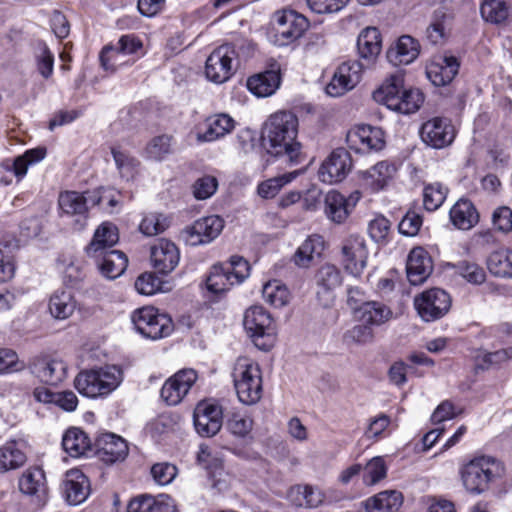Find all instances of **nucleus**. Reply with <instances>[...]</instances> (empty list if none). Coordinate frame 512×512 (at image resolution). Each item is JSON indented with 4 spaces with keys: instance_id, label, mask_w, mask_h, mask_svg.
<instances>
[{
    "instance_id": "cd10ccee",
    "label": "nucleus",
    "mask_w": 512,
    "mask_h": 512,
    "mask_svg": "<svg viewBox=\"0 0 512 512\" xmlns=\"http://www.w3.org/2000/svg\"><path fill=\"white\" fill-rule=\"evenodd\" d=\"M93 259L97 268L102 276L107 279H116L121 276L127 266H128V258L120 250H111L99 253L97 257H90Z\"/></svg>"
},
{
    "instance_id": "72a5a7b5",
    "label": "nucleus",
    "mask_w": 512,
    "mask_h": 512,
    "mask_svg": "<svg viewBox=\"0 0 512 512\" xmlns=\"http://www.w3.org/2000/svg\"><path fill=\"white\" fill-rule=\"evenodd\" d=\"M62 446L71 457L88 456L93 446L88 435L80 428L71 427L63 435Z\"/></svg>"
},
{
    "instance_id": "de8ad7c7",
    "label": "nucleus",
    "mask_w": 512,
    "mask_h": 512,
    "mask_svg": "<svg viewBox=\"0 0 512 512\" xmlns=\"http://www.w3.org/2000/svg\"><path fill=\"white\" fill-rule=\"evenodd\" d=\"M262 296L270 305L281 308L288 304L290 293L279 280L269 281L262 288Z\"/></svg>"
},
{
    "instance_id": "c756f323",
    "label": "nucleus",
    "mask_w": 512,
    "mask_h": 512,
    "mask_svg": "<svg viewBox=\"0 0 512 512\" xmlns=\"http://www.w3.org/2000/svg\"><path fill=\"white\" fill-rule=\"evenodd\" d=\"M397 167L388 160L380 161L366 170L363 174L364 185L372 192H378L384 189L394 178Z\"/></svg>"
},
{
    "instance_id": "79ce46f5",
    "label": "nucleus",
    "mask_w": 512,
    "mask_h": 512,
    "mask_svg": "<svg viewBox=\"0 0 512 512\" xmlns=\"http://www.w3.org/2000/svg\"><path fill=\"white\" fill-rule=\"evenodd\" d=\"M324 214L335 224L344 223L350 215L345 206L344 195L336 190L327 192L324 197Z\"/></svg>"
},
{
    "instance_id": "6e6552de",
    "label": "nucleus",
    "mask_w": 512,
    "mask_h": 512,
    "mask_svg": "<svg viewBox=\"0 0 512 512\" xmlns=\"http://www.w3.org/2000/svg\"><path fill=\"white\" fill-rule=\"evenodd\" d=\"M236 57L237 53L233 45L225 44L214 49L206 60L207 79L216 84L229 80L236 71L234 64Z\"/></svg>"
},
{
    "instance_id": "c03bdc74",
    "label": "nucleus",
    "mask_w": 512,
    "mask_h": 512,
    "mask_svg": "<svg viewBox=\"0 0 512 512\" xmlns=\"http://www.w3.org/2000/svg\"><path fill=\"white\" fill-rule=\"evenodd\" d=\"M381 43V34L377 28H365L357 39L360 56L365 59L375 58L381 51Z\"/></svg>"
},
{
    "instance_id": "2eb2a0df",
    "label": "nucleus",
    "mask_w": 512,
    "mask_h": 512,
    "mask_svg": "<svg viewBox=\"0 0 512 512\" xmlns=\"http://www.w3.org/2000/svg\"><path fill=\"white\" fill-rule=\"evenodd\" d=\"M341 253L345 270L355 277L359 276L367 264L365 240L361 236L350 235L343 240Z\"/></svg>"
},
{
    "instance_id": "f257e3e1",
    "label": "nucleus",
    "mask_w": 512,
    "mask_h": 512,
    "mask_svg": "<svg viewBox=\"0 0 512 512\" xmlns=\"http://www.w3.org/2000/svg\"><path fill=\"white\" fill-rule=\"evenodd\" d=\"M298 118L291 111H277L266 120L263 139L267 152L283 157L290 164H299L304 160L302 144L297 140Z\"/></svg>"
},
{
    "instance_id": "dca6fc26",
    "label": "nucleus",
    "mask_w": 512,
    "mask_h": 512,
    "mask_svg": "<svg viewBox=\"0 0 512 512\" xmlns=\"http://www.w3.org/2000/svg\"><path fill=\"white\" fill-rule=\"evenodd\" d=\"M28 368L36 378L49 385L61 383L67 373V365L64 361L47 355L33 357Z\"/></svg>"
},
{
    "instance_id": "680f3d73",
    "label": "nucleus",
    "mask_w": 512,
    "mask_h": 512,
    "mask_svg": "<svg viewBox=\"0 0 512 512\" xmlns=\"http://www.w3.org/2000/svg\"><path fill=\"white\" fill-rule=\"evenodd\" d=\"M193 195L197 200H206L215 194L218 188V180L211 175L198 178L193 184Z\"/></svg>"
},
{
    "instance_id": "7c9ffc66",
    "label": "nucleus",
    "mask_w": 512,
    "mask_h": 512,
    "mask_svg": "<svg viewBox=\"0 0 512 512\" xmlns=\"http://www.w3.org/2000/svg\"><path fill=\"white\" fill-rule=\"evenodd\" d=\"M281 84V75L278 70H267L250 76L247 79V88L255 96L265 98L273 95Z\"/></svg>"
},
{
    "instance_id": "7ed1b4c3",
    "label": "nucleus",
    "mask_w": 512,
    "mask_h": 512,
    "mask_svg": "<svg viewBox=\"0 0 512 512\" xmlns=\"http://www.w3.org/2000/svg\"><path fill=\"white\" fill-rule=\"evenodd\" d=\"M122 379L120 368L107 365L80 372L74 380V386L80 394L86 397H103L114 391Z\"/></svg>"
},
{
    "instance_id": "4be33fe9",
    "label": "nucleus",
    "mask_w": 512,
    "mask_h": 512,
    "mask_svg": "<svg viewBox=\"0 0 512 512\" xmlns=\"http://www.w3.org/2000/svg\"><path fill=\"white\" fill-rule=\"evenodd\" d=\"M62 492L69 504H81L90 493L89 480L82 471L71 469L65 474L62 483Z\"/></svg>"
},
{
    "instance_id": "20e7f679",
    "label": "nucleus",
    "mask_w": 512,
    "mask_h": 512,
    "mask_svg": "<svg viewBox=\"0 0 512 512\" xmlns=\"http://www.w3.org/2000/svg\"><path fill=\"white\" fill-rule=\"evenodd\" d=\"M232 376L234 388L241 403L254 405L260 401L263 381L261 369L256 362L248 358H238Z\"/></svg>"
},
{
    "instance_id": "f3484780",
    "label": "nucleus",
    "mask_w": 512,
    "mask_h": 512,
    "mask_svg": "<svg viewBox=\"0 0 512 512\" xmlns=\"http://www.w3.org/2000/svg\"><path fill=\"white\" fill-rule=\"evenodd\" d=\"M420 137L431 148L441 149L453 142L455 129L448 119L435 117L422 124Z\"/></svg>"
},
{
    "instance_id": "393cba45",
    "label": "nucleus",
    "mask_w": 512,
    "mask_h": 512,
    "mask_svg": "<svg viewBox=\"0 0 512 512\" xmlns=\"http://www.w3.org/2000/svg\"><path fill=\"white\" fill-rule=\"evenodd\" d=\"M354 317L359 323L381 326L392 318V310L378 301H365L357 307H353Z\"/></svg>"
},
{
    "instance_id": "8fccbe9b",
    "label": "nucleus",
    "mask_w": 512,
    "mask_h": 512,
    "mask_svg": "<svg viewBox=\"0 0 512 512\" xmlns=\"http://www.w3.org/2000/svg\"><path fill=\"white\" fill-rule=\"evenodd\" d=\"M111 153L122 178L133 179L138 173L140 162L127 151L112 148Z\"/></svg>"
},
{
    "instance_id": "f8f14e48",
    "label": "nucleus",
    "mask_w": 512,
    "mask_h": 512,
    "mask_svg": "<svg viewBox=\"0 0 512 512\" xmlns=\"http://www.w3.org/2000/svg\"><path fill=\"white\" fill-rule=\"evenodd\" d=\"M193 417L198 434L211 437L216 435L222 427L223 409L215 400H203L196 405Z\"/></svg>"
},
{
    "instance_id": "423d86ee",
    "label": "nucleus",
    "mask_w": 512,
    "mask_h": 512,
    "mask_svg": "<svg viewBox=\"0 0 512 512\" xmlns=\"http://www.w3.org/2000/svg\"><path fill=\"white\" fill-rule=\"evenodd\" d=\"M243 325L258 349L269 351L274 346L276 331L273 320L262 306H252L247 309Z\"/></svg>"
},
{
    "instance_id": "a878e982",
    "label": "nucleus",
    "mask_w": 512,
    "mask_h": 512,
    "mask_svg": "<svg viewBox=\"0 0 512 512\" xmlns=\"http://www.w3.org/2000/svg\"><path fill=\"white\" fill-rule=\"evenodd\" d=\"M119 241V232L115 224L103 222L95 230L93 238L86 247L88 257H97L99 253L114 250Z\"/></svg>"
},
{
    "instance_id": "3c124183",
    "label": "nucleus",
    "mask_w": 512,
    "mask_h": 512,
    "mask_svg": "<svg viewBox=\"0 0 512 512\" xmlns=\"http://www.w3.org/2000/svg\"><path fill=\"white\" fill-rule=\"evenodd\" d=\"M46 156V149L42 147L27 150L23 155L17 157L13 164L12 170L14 175L22 179L30 165L36 164L43 160Z\"/></svg>"
},
{
    "instance_id": "0eeeda50",
    "label": "nucleus",
    "mask_w": 512,
    "mask_h": 512,
    "mask_svg": "<svg viewBox=\"0 0 512 512\" xmlns=\"http://www.w3.org/2000/svg\"><path fill=\"white\" fill-rule=\"evenodd\" d=\"M135 329L145 338L158 340L169 336L174 325L170 316L154 307H143L132 314Z\"/></svg>"
},
{
    "instance_id": "412c9836",
    "label": "nucleus",
    "mask_w": 512,
    "mask_h": 512,
    "mask_svg": "<svg viewBox=\"0 0 512 512\" xmlns=\"http://www.w3.org/2000/svg\"><path fill=\"white\" fill-rule=\"evenodd\" d=\"M180 252L177 246L166 239H160L151 248V261L154 268L163 274L172 272L178 265Z\"/></svg>"
},
{
    "instance_id": "a18cd8bd",
    "label": "nucleus",
    "mask_w": 512,
    "mask_h": 512,
    "mask_svg": "<svg viewBox=\"0 0 512 512\" xmlns=\"http://www.w3.org/2000/svg\"><path fill=\"white\" fill-rule=\"evenodd\" d=\"M423 101L424 97L419 89L405 87L398 96V100H392L391 110L402 114H411L420 108Z\"/></svg>"
},
{
    "instance_id": "5701e85b",
    "label": "nucleus",
    "mask_w": 512,
    "mask_h": 512,
    "mask_svg": "<svg viewBox=\"0 0 512 512\" xmlns=\"http://www.w3.org/2000/svg\"><path fill=\"white\" fill-rule=\"evenodd\" d=\"M433 269L432 260L426 250L421 247L412 249L407 259V277L412 285L422 284Z\"/></svg>"
},
{
    "instance_id": "5fc2aeb1",
    "label": "nucleus",
    "mask_w": 512,
    "mask_h": 512,
    "mask_svg": "<svg viewBox=\"0 0 512 512\" xmlns=\"http://www.w3.org/2000/svg\"><path fill=\"white\" fill-rule=\"evenodd\" d=\"M100 61L106 71L115 72L122 66L132 64L134 59L127 58L114 46H105L100 54Z\"/></svg>"
},
{
    "instance_id": "37998d69",
    "label": "nucleus",
    "mask_w": 512,
    "mask_h": 512,
    "mask_svg": "<svg viewBox=\"0 0 512 512\" xmlns=\"http://www.w3.org/2000/svg\"><path fill=\"white\" fill-rule=\"evenodd\" d=\"M450 19L448 8L440 6L434 10L431 23L427 27L426 37L432 44H442L447 36V23Z\"/></svg>"
},
{
    "instance_id": "1a4fd4ad",
    "label": "nucleus",
    "mask_w": 512,
    "mask_h": 512,
    "mask_svg": "<svg viewBox=\"0 0 512 512\" xmlns=\"http://www.w3.org/2000/svg\"><path fill=\"white\" fill-rule=\"evenodd\" d=\"M414 305L422 320L431 322L442 318L449 311L451 299L446 291L432 288L415 297Z\"/></svg>"
},
{
    "instance_id": "6ab92c4d",
    "label": "nucleus",
    "mask_w": 512,
    "mask_h": 512,
    "mask_svg": "<svg viewBox=\"0 0 512 512\" xmlns=\"http://www.w3.org/2000/svg\"><path fill=\"white\" fill-rule=\"evenodd\" d=\"M361 78V64L357 61L344 62L336 70L326 86V93L338 97L353 89Z\"/></svg>"
},
{
    "instance_id": "9b49d317",
    "label": "nucleus",
    "mask_w": 512,
    "mask_h": 512,
    "mask_svg": "<svg viewBox=\"0 0 512 512\" xmlns=\"http://www.w3.org/2000/svg\"><path fill=\"white\" fill-rule=\"evenodd\" d=\"M224 228V220L210 215L196 220L182 231V238L190 246L205 245L216 239Z\"/></svg>"
},
{
    "instance_id": "f704fd0d",
    "label": "nucleus",
    "mask_w": 512,
    "mask_h": 512,
    "mask_svg": "<svg viewBox=\"0 0 512 512\" xmlns=\"http://www.w3.org/2000/svg\"><path fill=\"white\" fill-rule=\"evenodd\" d=\"M419 55L418 42L409 35L401 36L395 47L387 52L388 60L394 65H407L413 62Z\"/></svg>"
},
{
    "instance_id": "a19ab883",
    "label": "nucleus",
    "mask_w": 512,
    "mask_h": 512,
    "mask_svg": "<svg viewBox=\"0 0 512 512\" xmlns=\"http://www.w3.org/2000/svg\"><path fill=\"white\" fill-rule=\"evenodd\" d=\"M20 491L26 495H40L46 492V477L39 467L28 468L19 478Z\"/></svg>"
},
{
    "instance_id": "b1692460",
    "label": "nucleus",
    "mask_w": 512,
    "mask_h": 512,
    "mask_svg": "<svg viewBox=\"0 0 512 512\" xmlns=\"http://www.w3.org/2000/svg\"><path fill=\"white\" fill-rule=\"evenodd\" d=\"M459 62L454 56H439L426 68L428 79L435 86H444L450 83L457 75Z\"/></svg>"
},
{
    "instance_id": "6e6d98bb",
    "label": "nucleus",
    "mask_w": 512,
    "mask_h": 512,
    "mask_svg": "<svg viewBox=\"0 0 512 512\" xmlns=\"http://www.w3.org/2000/svg\"><path fill=\"white\" fill-rule=\"evenodd\" d=\"M448 189L439 182L428 184L423 189V205L427 211L437 210L445 201Z\"/></svg>"
},
{
    "instance_id": "69168bd1",
    "label": "nucleus",
    "mask_w": 512,
    "mask_h": 512,
    "mask_svg": "<svg viewBox=\"0 0 512 512\" xmlns=\"http://www.w3.org/2000/svg\"><path fill=\"white\" fill-rule=\"evenodd\" d=\"M253 427V420L250 416L234 413L231 418L227 421L228 430L238 437L247 436Z\"/></svg>"
},
{
    "instance_id": "bb28decb",
    "label": "nucleus",
    "mask_w": 512,
    "mask_h": 512,
    "mask_svg": "<svg viewBox=\"0 0 512 512\" xmlns=\"http://www.w3.org/2000/svg\"><path fill=\"white\" fill-rule=\"evenodd\" d=\"M317 285L320 288L317 291L319 301L324 306H329L334 300L332 291L340 286L342 282L340 270L331 264L322 266L316 275Z\"/></svg>"
},
{
    "instance_id": "13d9d810",
    "label": "nucleus",
    "mask_w": 512,
    "mask_h": 512,
    "mask_svg": "<svg viewBox=\"0 0 512 512\" xmlns=\"http://www.w3.org/2000/svg\"><path fill=\"white\" fill-rule=\"evenodd\" d=\"M35 62L39 74L48 79L53 74L54 55L45 43H39L35 51Z\"/></svg>"
},
{
    "instance_id": "f03ea898",
    "label": "nucleus",
    "mask_w": 512,
    "mask_h": 512,
    "mask_svg": "<svg viewBox=\"0 0 512 512\" xmlns=\"http://www.w3.org/2000/svg\"><path fill=\"white\" fill-rule=\"evenodd\" d=\"M505 467L499 459L482 455L473 458L460 469L461 480L466 491L480 495L492 484L503 478Z\"/></svg>"
},
{
    "instance_id": "4d7b16f0",
    "label": "nucleus",
    "mask_w": 512,
    "mask_h": 512,
    "mask_svg": "<svg viewBox=\"0 0 512 512\" xmlns=\"http://www.w3.org/2000/svg\"><path fill=\"white\" fill-rule=\"evenodd\" d=\"M362 479L365 485L372 486L384 479L387 475V466L382 457L377 456L369 460L362 469Z\"/></svg>"
},
{
    "instance_id": "aec40b11",
    "label": "nucleus",
    "mask_w": 512,
    "mask_h": 512,
    "mask_svg": "<svg viewBox=\"0 0 512 512\" xmlns=\"http://www.w3.org/2000/svg\"><path fill=\"white\" fill-rule=\"evenodd\" d=\"M94 453L104 463L113 464L126 458L128 445L122 437L104 433L95 440Z\"/></svg>"
},
{
    "instance_id": "e2e57ef3",
    "label": "nucleus",
    "mask_w": 512,
    "mask_h": 512,
    "mask_svg": "<svg viewBox=\"0 0 512 512\" xmlns=\"http://www.w3.org/2000/svg\"><path fill=\"white\" fill-rule=\"evenodd\" d=\"M177 474V467L168 462L156 463L151 468V475L154 481L161 486L170 484Z\"/></svg>"
},
{
    "instance_id": "c85d7f7f",
    "label": "nucleus",
    "mask_w": 512,
    "mask_h": 512,
    "mask_svg": "<svg viewBox=\"0 0 512 512\" xmlns=\"http://www.w3.org/2000/svg\"><path fill=\"white\" fill-rule=\"evenodd\" d=\"M205 131L197 133L198 142H213L232 132L235 120L228 114L219 113L205 120Z\"/></svg>"
},
{
    "instance_id": "338daca9",
    "label": "nucleus",
    "mask_w": 512,
    "mask_h": 512,
    "mask_svg": "<svg viewBox=\"0 0 512 512\" xmlns=\"http://www.w3.org/2000/svg\"><path fill=\"white\" fill-rule=\"evenodd\" d=\"M127 512H160V504L151 495H140L130 501Z\"/></svg>"
},
{
    "instance_id": "c9c22d12",
    "label": "nucleus",
    "mask_w": 512,
    "mask_h": 512,
    "mask_svg": "<svg viewBox=\"0 0 512 512\" xmlns=\"http://www.w3.org/2000/svg\"><path fill=\"white\" fill-rule=\"evenodd\" d=\"M403 504L401 492L396 490L382 491L364 502L366 512H398Z\"/></svg>"
},
{
    "instance_id": "864d4df0",
    "label": "nucleus",
    "mask_w": 512,
    "mask_h": 512,
    "mask_svg": "<svg viewBox=\"0 0 512 512\" xmlns=\"http://www.w3.org/2000/svg\"><path fill=\"white\" fill-rule=\"evenodd\" d=\"M298 175V171H293L270 178L258 185V194L265 199L273 198L284 185L293 181Z\"/></svg>"
},
{
    "instance_id": "0e129e2a",
    "label": "nucleus",
    "mask_w": 512,
    "mask_h": 512,
    "mask_svg": "<svg viewBox=\"0 0 512 512\" xmlns=\"http://www.w3.org/2000/svg\"><path fill=\"white\" fill-rule=\"evenodd\" d=\"M457 272L469 283L479 285L485 281L486 273L476 263L462 261L457 265Z\"/></svg>"
},
{
    "instance_id": "4c0bfd02",
    "label": "nucleus",
    "mask_w": 512,
    "mask_h": 512,
    "mask_svg": "<svg viewBox=\"0 0 512 512\" xmlns=\"http://www.w3.org/2000/svg\"><path fill=\"white\" fill-rule=\"evenodd\" d=\"M25 462L26 454L21 443L11 440L0 446V473L16 470Z\"/></svg>"
},
{
    "instance_id": "39448f33",
    "label": "nucleus",
    "mask_w": 512,
    "mask_h": 512,
    "mask_svg": "<svg viewBox=\"0 0 512 512\" xmlns=\"http://www.w3.org/2000/svg\"><path fill=\"white\" fill-rule=\"evenodd\" d=\"M249 271V264L244 258L232 256L229 262L212 267L206 287L214 294L227 292L234 285L242 283L249 276Z\"/></svg>"
},
{
    "instance_id": "ddd939ff",
    "label": "nucleus",
    "mask_w": 512,
    "mask_h": 512,
    "mask_svg": "<svg viewBox=\"0 0 512 512\" xmlns=\"http://www.w3.org/2000/svg\"><path fill=\"white\" fill-rule=\"evenodd\" d=\"M198 379L196 370L184 368L168 378L163 384L160 396L168 405L179 404L189 393Z\"/></svg>"
},
{
    "instance_id": "473e14b6",
    "label": "nucleus",
    "mask_w": 512,
    "mask_h": 512,
    "mask_svg": "<svg viewBox=\"0 0 512 512\" xmlns=\"http://www.w3.org/2000/svg\"><path fill=\"white\" fill-rule=\"evenodd\" d=\"M78 307V302L70 290H56L49 298L48 311L56 320L70 318Z\"/></svg>"
},
{
    "instance_id": "4468645a",
    "label": "nucleus",
    "mask_w": 512,
    "mask_h": 512,
    "mask_svg": "<svg viewBox=\"0 0 512 512\" xmlns=\"http://www.w3.org/2000/svg\"><path fill=\"white\" fill-rule=\"evenodd\" d=\"M350 149L357 153H368L383 148L384 133L378 127L360 125L348 131L346 137Z\"/></svg>"
},
{
    "instance_id": "ea45409f",
    "label": "nucleus",
    "mask_w": 512,
    "mask_h": 512,
    "mask_svg": "<svg viewBox=\"0 0 512 512\" xmlns=\"http://www.w3.org/2000/svg\"><path fill=\"white\" fill-rule=\"evenodd\" d=\"M324 250V239L314 234L309 236L296 250L294 262L299 267H308L315 257H319Z\"/></svg>"
},
{
    "instance_id": "774afa93",
    "label": "nucleus",
    "mask_w": 512,
    "mask_h": 512,
    "mask_svg": "<svg viewBox=\"0 0 512 512\" xmlns=\"http://www.w3.org/2000/svg\"><path fill=\"white\" fill-rule=\"evenodd\" d=\"M492 223L498 231L508 233L512 230V210L508 206L496 208L492 214Z\"/></svg>"
},
{
    "instance_id": "09e8293b",
    "label": "nucleus",
    "mask_w": 512,
    "mask_h": 512,
    "mask_svg": "<svg viewBox=\"0 0 512 512\" xmlns=\"http://www.w3.org/2000/svg\"><path fill=\"white\" fill-rule=\"evenodd\" d=\"M487 267L497 277L512 278V251H495L488 260Z\"/></svg>"
},
{
    "instance_id": "bf43d9fd",
    "label": "nucleus",
    "mask_w": 512,
    "mask_h": 512,
    "mask_svg": "<svg viewBox=\"0 0 512 512\" xmlns=\"http://www.w3.org/2000/svg\"><path fill=\"white\" fill-rule=\"evenodd\" d=\"M135 289L145 296L164 291L162 281L153 273L141 274L135 281Z\"/></svg>"
},
{
    "instance_id": "49530a36",
    "label": "nucleus",
    "mask_w": 512,
    "mask_h": 512,
    "mask_svg": "<svg viewBox=\"0 0 512 512\" xmlns=\"http://www.w3.org/2000/svg\"><path fill=\"white\" fill-rule=\"evenodd\" d=\"M174 152V139L171 135L162 134L153 137L146 145L147 158L162 161Z\"/></svg>"
},
{
    "instance_id": "603ef678",
    "label": "nucleus",
    "mask_w": 512,
    "mask_h": 512,
    "mask_svg": "<svg viewBox=\"0 0 512 512\" xmlns=\"http://www.w3.org/2000/svg\"><path fill=\"white\" fill-rule=\"evenodd\" d=\"M480 11L486 21L501 23L509 15V5L507 0H486L482 3Z\"/></svg>"
},
{
    "instance_id": "58836bf2",
    "label": "nucleus",
    "mask_w": 512,
    "mask_h": 512,
    "mask_svg": "<svg viewBox=\"0 0 512 512\" xmlns=\"http://www.w3.org/2000/svg\"><path fill=\"white\" fill-rule=\"evenodd\" d=\"M88 202V198L76 191L62 192L58 198L59 207L64 214L83 219L87 218Z\"/></svg>"
},
{
    "instance_id": "052dcab7",
    "label": "nucleus",
    "mask_w": 512,
    "mask_h": 512,
    "mask_svg": "<svg viewBox=\"0 0 512 512\" xmlns=\"http://www.w3.org/2000/svg\"><path fill=\"white\" fill-rule=\"evenodd\" d=\"M167 227V219L162 214L150 213L143 217L139 230L146 236L162 233Z\"/></svg>"
},
{
    "instance_id": "e433bc0d",
    "label": "nucleus",
    "mask_w": 512,
    "mask_h": 512,
    "mask_svg": "<svg viewBox=\"0 0 512 512\" xmlns=\"http://www.w3.org/2000/svg\"><path fill=\"white\" fill-rule=\"evenodd\" d=\"M404 75L400 72L390 75L383 84L373 93L375 101L392 109V100L397 101L404 90Z\"/></svg>"
},
{
    "instance_id": "a211bd4d",
    "label": "nucleus",
    "mask_w": 512,
    "mask_h": 512,
    "mask_svg": "<svg viewBox=\"0 0 512 512\" xmlns=\"http://www.w3.org/2000/svg\"><path fill=\"white\" fill-rule=\"evenodd\" d=\"M352 167L349 153L343 149L334 150L322 163L319 169V179L323 183L333 184L346 178Z\"/></svg>"
},
{
    "instance_id": "2f4dec72",
    "label": "nucleus",
    "mask_w": 512,
    "mask_h": 512,
    "mask_svg": "<svg viewBox=\"0 0 512 512\" xmlns=\"http://www.w3.org/2000/svg\"><path fill=\"white\" fill-rule=\"evenodd\" d=\"M449 218L455 228L467 231L479 222V213L470 200L460 199L451 207Z\"/></svg>"
},
{
    "instance_id": "9d476101",
    "label": "nucleus",
    "mask_w": 512,
    "mask_h": 512,
    "mask_svg": "<svg viewBox=\"0 0 512 512\" xmlns=\"http://www.w3.org/2000/svg\"><path fill=\"white\" fill-rule=\"evenodd\" d=\"M309 22L305 16L293 10H284L275 15V37L279 45H288L299 39L307 30Z\"/></svg>"
}]
</instances>
